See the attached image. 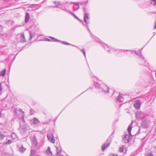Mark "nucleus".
I'll return each instance as SVG.
<instances>
[{
  "label": "nucleus",
  "instance_id": "nucleus-33",
  "mask_svg": "<svg viewBox=\"0 0 156 156\" xmlns=\"http://www.w3.org/2000/svg\"><path fill=\"white\" fill-rule=\"evenodd\" d=\"M2 90V84L0 83V92H1Z\"/></svg>",
  "mask_w": 156,
  "mask_h": 156
},
{
  "label": "nucleus",
  "instance_id": "nucleus-14",
  "mask_svg": "<svg viewBox=\"0 0 156 156\" xmlns=\"http://www.w3.org/2000/svg\"><path fill=\"white\" fill-rule=\"evenodd\" d=\"M30 14L28 12L26 13V16H25V23H27L28 22L30 19Z\"/></svg>",
  "mask_w": 156,
  "mask_h": 156
},
{
  "label": "nucleus",
  "instance_id": "nucleus-50",
  "mask_svg": "<svg viewBox=\"0 0 156 156\" xmlns=\"http://www.w3.org/2000/svg\"><path fill=\"white\" fill-rule=\"evenodd\" d=\"M23 118L22 119H23V121H24V122H25V121H24V119H23V118Z\"/></svg>",
  "mask_w": 156,
  "mask_h": 156
},
{
  "label": "nucleus",
  "instance_id": "nucleus-26",
  "mask_svg": "<svg viewBox=\"0 0 156 156\" xmlns=\"http://www.w3.org/2000/svg\"><path fill=\"white\" fill-rule=\"evenodd\" d=\"M124 147L123 146L120 147L119 149V152H121V153L123 152V151H124Z\"/></svg>",
  "mask_w": 156,
  "mask_h": 156
},
{
  "label": "nucleus",
  "instance_id": "nucleus-20",
  "mask_svg": "<svg viewBox=\"0 0 156 156\" xmlns=\"http://www.w3.org/2000/svg\"><path fill=\"white\" fill-rule=\"evenodd\" d=\"M94 85L95 87L97 88L100 89V85L99 84L98 82H94Z\"/></svg>",
  "mask_w": 156,
  "mask_h": 156
},
{
  "label": "nucleus",
  "instance_id": "nucleus-41",
  "mask_svg": "<svg viewBox=\"0 0 156 156\" xmlns=\"http://www.w3.org/2000/svg\"><path fill=\"white\" fill-rule=\"evenodd\" d=\"M79 3V5H82L84 4L83 2L82 3L80 2H78Z\"/></svg>",
  "mask_w": 156,
  "mask_h": 156
},
{
  "label": "nucleus",
  "instance_id": "nucleus-6",
  "mask_svg": "<svg viewBox=\"0 0 156 156\" xmlns=\"http://www.w3.org/2000/svg\"><path fill=\"white\" fill-rule=\"evenodd\" d=\"M141 104V101L139 100H137L134 104V107L137 109H139L140 108V106Z\"/></svg>",
  "mask_w": 156,
  "mask_h": 156
},
{
  "label": "nucleus",
  "instance_id": "nucleus-18",
  "mask_svg": "<svg viewBox=\"0 0 156 156\" xmlns=\"http://www.w3.org/2000/svg\"><path fill=\"white\" fill-rule=\"evenodd\" d=\"M29 32H30V37L29 38V40L30 41L32 39V38L33 37H34V33L32 34L31 31H30Z\"/></svg>",
  "mask_w": 156,
  "mask_h": 156
},
{
  "label": "nucleus",
  "instance_id": "nucleus-25",
  "mask_svg": "<svg viewBox=\"0 0 156 156\" xmlns=\"http://www.w3.org/2000/svg\"><path fill=\"white\" fill-rule=\"evenodd\" d=\"M50 37L51 38L53 41H55V42H60V41H59L58 40H57V39L53 37Z\"/></svg>",
  "mask_w": 156,
  "mask_h": 156
},
{
  "label": "nucleus",
  "instance_id": "nucleus-12",
  "mask_svg": "<svg viewBox=\"0 0 156 156\" xmlns=\"http://www.w3.org/2000/svg\"><path fill=\"white\" fill-rule=\"evenodd\" d=\"M20 41L22 42H26V39L23 34H21L20 36Z\"/></svg>",
  "mask_w": 156,
  "mask_h": 156
},
{
  "label": "nucleus",
  "instance_id": "nucleus-34",
  "mask_svg": "<svg viewBox=\"0 0 156 156\" xmlns=\"http://www.w3.org/2000/svg\"><path fill=\"white\" fill-rule=\"evenodd\" d=\"M62 9L63 10V11H64L66 12H69V11L68 10L66 9Z\"/></svg>",
  "mask_w": 156,
  "mask_h": 156
},
{
  "label": "nucleus",
  "instance_id": "nucleus-16",
  "mask_svg": "<svg viewBox=\"0 0 156 156\" xmlns=\"http://www.w3.org/2000/svg\"><path fill=\"white\" fill-rule=\"evenodd\" d=\"M140 53L139 56L140 57V58L142 59V60L143 61V62L144 63L145 62H146V61L144 59V57H143V56L141 55V51H140Z\"/></svg>",
  "mask_w": 156,
  "mask_h": 156
},
{
  "label": "nucleus",
  "instance_id": "nucleus-27",
  "mask_svg": "<svg viewBox=\"0 0 156 156\" xmlns=\"http://www.w3.org/2000/svg\"><path fill=\"white\" fill-rule=\"evenodd\" d=\"M35 113V112L32 109H31L30 110V115H32L34 114Z\"/></svg>",
  "mask_w": 156,
  "mask_h": 156
},
{
  "label": "nucleus",
  "instance_id": "nucleus-22",
  "mask_svg": "<svg viewBox=\"0 0 156 156\" xmlns=\"http://www.w3.org/2000/svg\"><path fill=\"white\" fill-rule=\"evenodd\" d=\"M54 3L55 5L53 7V8L58 7V6L59 5L60 3L59 2H57L55 1L54 2Z\"/></svg>",
  "mask_w": 156,
  "mask_h": 156
},
{
  "label": "nucleus",
  "instance_id": "nucleus-45",
  "mask_svg": "<svg viewBox=\"0 0 156 156\" xmlns=\"http://www.w3.org/2000/svg\"><path fill=\"white\" fill-rule=\"evenodd\" d=\"M81 22H82V23H83V21L81 20L79 18V19H78Z\"/></svg>",
  "mask_w": 156,
  "mask_h": 156
},
{
  "label": "nucleus",
  "instance_id": "nucleus-7",
  "mask_svg": "<svg viewBox=\"0 0 156 156\" xmlns=\"http://www.w3.org/2000/svg\"><path fill=\"white\" fill-rule=\"evenodd\" d=\"M101 91L105 93H108L109 92V87L105 85H103V87H101Z\"/></svg>",
  "mask_w": 156,
  "mask_h": 156
},
{
  "label": "nucleus",
  "instance_id": "nucleus-1",
  "mask_svg": "<svg viewBox=\"0 0 156 156\" xmlns=\"http://www.w3.org/2000/svg\"><path fill=\"white\" fill-rule=\"evenodd\" d=\"M133 122V121H132L127 129V130L129 135L126 134H124L122 136V140L125 143H128L131 140L132 135H131V132L132 128V124Z\"/></svg>",
  "mask_w": 156,
  "mask_h": 156
},
{
  "label": "nucleus",
  "instance_id": "nucleus-38",
  "mask_svg": "<svg viewBox=\"0 0 156 156\" xmlns=\"http://www.w3.org/2000/svg\"><path fill=\"white\" fill-rule=\"evenodd\" d=\"M88 2V0H87L86 2H83L84 4H85V5H86Z\"/></svg>",
  "mask_w": 156,
  "mask_h": 156
},
{
  "label": "nucleus",
  "instance_id": "nucleus-40",
  "mask_svg": "<svg viewBox=\"0 0 156 156\" xmlns=\"http://www.w3.org/2000/svg\"><path fill=\"white\" fill-rule=\"evenodd\" d=\"M80 50L83 52L85 51V49H80Z\"/></svg>",
  "mask_w": 156,
  "mask_h": 156
},
{
  "label": "nucleus",
  "instance_id": "nucleus-3",
  "mask_svg": "<svg viewBox=\"0 0 156 156\" xmlns=\"http://www.w3.org/2000/svg\"><path fill=\"white\" fill-rule=\"evenodd\" d=\"M84 20L85 22L86 23V25H84L83 24V25L84 26H87V24H88L89 23V21L87 20H89L90 19V15L88 13H86V12H85L84 13Z\"/></svg>",
  "mask_w": 156,
  "mask_h": 156
},
{
  "label": "nucleus",
  "instance_id": "nucleus-15",
  "mask_svg": "<svg viewBox=\"0 0 156 156\" xmlns=\"http://www.w3.org/2000/svg\"><path fill=\"white\" fill-rule=\"evenodd\" d=\"M18 111L20 113V114L21 115V117H24L25 115L24 112L23 111L22 109L19 108Z\"/></svg>",
  "mask_w": 156,
  "mask_h": 156
},
{
  "label": "nucleus",
  "instance_id": "nucleus-55",
  "mask_svg": "<svg viewBox=\"0 0 156 156\" xmlns=\"http://www.w3.org/2000/svg\"><path fill=\"white\" fill-rule=\"evenodd\" d=\"M79 8V6H78V8Z\"/></svg>",
  "mask_w": 156,
  "mask_h": 156
},
{
  "label": "nucleus",
  "instance_id": "nucleus-54",
  "mask_svg": "<svg viewBox=\"0 0 156 156\" xmlns=\"http://www.w3.org/2000/svg\"><path fill=\"white\" fill-rule=\"evenodd\" d=\"M128 50H126V51H128Z\"/></svg>",
  "mask_w": 156,
  "mask_h": 156
},
{
  "label": "nucleus",
  "instance_id": "nucleus-44",
  "mask_svg": "<svg viewBox=\"0 0 156 156\" xmlns=\"http://www.w3.org/2000/svg\"><path fill=\"white\" fill-rule=\"evenodd\" d=\"M156 28V20L155 21V26H154V29H155Z\"/></svg>",
  "mask_w": 156,
  "mask_h": 156
},
{
  "label": "nucleus",
  "instance_id": "nucleus-24",
  "mask_svg": "<svg viewBox=\"0 0 156 156\" xmlns=\"http://www.w3.org/2000/svg\"><path fill=\"white\" fill-rule=\"evenodd\" d=\"M151 3L154 5H156V0H151Z\"/></svg>",
  "mask_w": 156,
  "mask_h": 156
},
{
  "label": "nucleus",
  "instance_id": "nucleus-28",
  "mask_svg": "<svg viewBox=\"0 0 156 156\" xmlns=\"http://www.w3.org/2000/svg\"><path fill=\"white\" fill-rule=\"evenodd\" d=\"M62 43L63 44L67 45H72L70 43H68L66 41H62Z\"/></svg>",
  "mask_w": 156,
  "mask_h": 156
},
{
  "label": "nucleus",
  "instance_id": "nucleus-31",
  "mask_svg": "<svg viewBox=\"0 0 156 156\" xmlns=\"http://www.w3.org/2000/svg\"><path fill=\"white\" fill-rule=\"evenodd\" d=\"M83 13H85V12H86V7H85V6H83Z\"/></svg>",
  "mask_w": 156,
  "mask_h": 156
},
{
  "label": "nucleus",
  "instance_id": "nucleus-42",
  "mask_svg": "<svg viewBox=\"0 0 156 156\" xmlns=\"http://www.w3.org/2000/svg\"><path fill=\"white\" fill-rule=\"evenodd\" d=\"M83 54H84V57L85 58H86V53H85V51H84V52H83Z\"/></svg>",
  "mask_w": 156,
  "mask_h": 156
},
{
  "label": "nucleus",
  "instance_id": "nucleus-52",
  "mask_svg": "<svg viewBox=\"0 0 156 156\" xmlns=\"http://www.w3.org/2000/svg\"><path fill=\"white\" fill-rule=\"evenodd\" d=\"M1 112H0V117H1Z\"/></svg>",
  "mask_w": 156,
  "mask_h": 156
},
{
  "label": "nucleus",
  "instance_id": "nucleus-9",
  "mask_svg": "<svg viewBox=\"0 0 156 156\" xmlns=\"http://www.w3.org/2000/svg\"><path fill=\"white\" fill-rule=\"evenodd\" d=\"M103 48L107 51L108 53H111V50H113V49L111 47H109L107 45L104 44L103 45Z\"/></svg>",
  "mask_w": 156,
  "mask_h": 156
},
{
  "label": "nucleus",
  "instance_id": "nucleus-8",
  "mask_svg": "<svg viewBox=\"0 0 156 156\" xmlns=\"http://www.w3.org/2000/svg\"><path fill=\"white\" fill-rule=\"evenodd\" d=\"M110 143L106 142L103 145L101 146V150L102 151H104L105 149L107 148L110 145Z\"/></svg>",
  "mask_w": 156,
  "mask_h": 156
},
{
  "label": "nucleus",
  "instance_id": "nucleus-37",
  "mask_svg": "<svg viewBox=\"0 0 156 156\" xmlns=\"http://www.w3.org/2000/svg\"><path fill=\"white\" fill-rule=\"evenodd\" d=\"M11 143V141L9 140H8L7 142V144H10Z\"/></svg>",
  "mask_w": 156,
  "mask_h": 156
},
{
  "label": "nucleus",
  "instance_id": "nucleus-51",
  "mask_svg": "<svg viewBox=\"0 0 156 156\" xmlns=\"http://www.w3.org/2000/svg\"><path fill=\"white\" fill-rule=\"evenodd\" d=\"M88 30L89 31V32H90V30H89V28H88Z\"/></svg>",
  "mask_w": 156,
  "mask_h": 156
},
{
  "label": "nucleus",
  "instance_id": "nucleus-35",
  "mask_svg": "<svg viewBox=\"0 0 156 156\" xmlns=\"http://www.w3.org/2000/svg\"><path fill=\"white\" fill-rule=\"evenodd\" d=\"M73 5H79V3L76 2H73L72 3Z\"/></svg>",
  "mask_w": 156,
  "mask_h": 156
},
{
  "label": "nucleus",
  "instance_id": "nucleus-13",
  "mask_svg": "<svg viewBox=\"0 0 156 156\" xmlns=\"http://www.w3.org/2000/svg\"><path fill=\"white\" fill-rule=\"evenodd\" d=\"M46 154L49 155L51 156L52 155V152L50 150V147H48L46 151Z\"/></svg>",
  "mask_w": 156,
  "mask_h": 156
},
{
  "label": "nucleus",
  "instance_id": "nucleus-48",
  "mask_svg": "<svg viewBox=\"0 0 156 156\" xmlns=\"http://www.w3.org/2000/svg\"><path fill=\"white\" fill-rule=\"evenodd\" d=\"M112 156H117V154H113Z\"/></svg>",
  "mask_w": 156,
  "mask_h": 156
},
{
  "label": "nucleus",
  "instance_id": "nucleus-53",
  "mask_svg": "<svg viewBox=\"0 0 156 156\" xmlns=\"http://www.w3.org/2000/svg\"><path fill=\"white\" fill-rule=\"evenodd\" d=\"M133 51H132V52H131V53H133Z\"/></svg>",
  "mask_w": 156,
  "mask_h": 156
},
{
  "label": "nucleus",
  "instance_id": "nucleus-46",
  "mask_svg": "<svg viewBox=\"0 0 156 156\" xmlns=\"http://www.w3.org/2000/svg\"><path fill=\"white\" fill-rule=\"evenodd\" d=\"M47 40L48 41H50V40L49 39L47 38Z\"/></svg>",
  "mask_w": 156,
  "mask_h": 156
},
{
  "label": "nucleus",
  "instance_id": "nucleus-29",
  "mask_svg": "<svg viewBox=\"0 0 156 156\" xmlns=\"http://www.w3.org/2000/svg\"><path fill=\"white\" fill-rule=\"evenodd\" d=\"M69 12L71 14H72L73 16L75 18H76V19H79V18L78 17H77L75 15V14L73 13H72V12H71L70 11H69Z\"/></svg>",
  "mask_w": 156,
  "mask_h": 156
},
{
  "label": "nucleus",
  "instance_id": "nucleus-43",
  "mask_svg": "<svg viewBox=\"0 0 156 156\" xmlns=\"http://www.w3.org/2000/svg\"><path fill=\"white\" fill-rule=\"evenodd\" d=\"M83 54H84V57L85 58H86V53H85V51H84V52H83Z\"/></svg>",
  "mask_w": 156,
  "mask_h": 156
},
{
  "label": "nucleus",
  "instance_id": "nucleus-19",
  "mask_svg": "<svg viewBox=\"0 0 156 156\" xmlns=\"http://www.w3.org/2000/svg\"><path fill=\"white\" fill-rule=\"evenodd\" d=\"M56 150H57V155H59V154H60L61 151L60 148H59L58 147H56Z\"/></svg>",
  "mask_w": 156,
  "mask_h": 156
},
{
  "label": "nucleus",
  "instance_id": "nucleus-23",
  "mask_svg": "<svg viewBox=\"0 0 156 156\" xmlns=\"http://www.w3.org/2000/svg\"><path fill=\"white\" fill-rule=\"evenodd\" d=\"M26 150V149L23 147V146H22L20 148V152L22 153L24 152Z\"/></svg>",
  "mask_w": 156,
  "mask_h": 156
},
{
  "label": "nucleus",
  "instance_id": "nucleus-17",
  "mask_svg": "<svg viewBox=\"0 0 156 156\" xmlns=\"http://www.w3.org/2000/svg\"><path fill=\"white\" fill-rule=\"evenodd\" d=\"M36 153V152L34 150H31L30 156H35Z\"/></svg>",
  "mask_w": 156,
  "mask_h": 156
},
{
  "label": "nucleus",
  "instance_id": "nucleus-39",
  "mask_svg": "<svg viewBox=\"0 0 156 156\" xmlns=\"http://www.w3.org/2000/svg\"><path fill=\"white\" fill-rule=\"evenodd\" d=\"M2 29V27L0 25V33L1 32Z\"/></svg>",
  "mask_w": 156,
  "mask_h": 156
},
{
  "label": "nucleus",
  "instance_id": "nucleus-11",
  "mask_svg": "<svg viewBox=\"0 0 156 156\" xmlns=\"http://www.w3.org/2000/svg\"><path fill=\"white\" fill-rule=\"evenodd\" d=\"M124 100L122 96L119 95L117 98H116V101H119L122 102Z\"/></svg>",
  "mask_w": 156,
  "mask_h": 156
},
{
  "label": "nucleus",
  "instance_id": "nucleus-4",
  "mask_svg": "<svg viewBox=\"0 0 156 156\" xmlns=\"http://www.w3.org/2000/svg\"><path fill=\"white\" fill-rule=\"evenodd\" d=\"M47 136L48 140L51 143H54L55 142V140L54 137L52 134H47Z\"/></svg>",
  "mask_w": 156,
  "mask_h": 156
},
{
  "label": "nucleus",
  "instance_id": "nucleus-30",
  "mask_svg": "<svg viewBox=\"0 0 156 156\" xmlns=\"http://www.w3.org/2000/svg\"><path fill=\"white\" fill-rule=\"evenodd\" d=\"M145 156H153V155L151 153L149 152V153H148Z\"/></svg>",
  "mask_w": 156,
  "mask_h": 156
},
{
  "label": "nucleus",
  "instance_id": "nucleus-5",
  "mask_svg": "<svg viewBox=\"0 0 156 156\" xmlns=\"http://www.w3.org/2000/svg\"><path fill=\"white\" fill-rule=\"evenodd\" d=\"M136 117H145L144 113L140 111H139L135 113Z\"/></svg>",
  "mask_w": 156,
  "mask_h": 156
},
{
  "label": "nucleus",
  "instance_id": "nucleus-47",
  "mask_svg": "<svg viewBox=\"0 0 156 156\" xmlns=\"http://www.w3.org/2000/svg\"><path fill=\"white\" fill-rule=\"evenodd\" d=\"M59 8H61V9H65L64 7H59Z\"/></svg>",
  "mask_w": 156,
  "mask_h": 156
},
{
  "label": "nucleus",
  "instance_id": "nucleus-10",
  "mask_svg": "<svg viewBox=\"0 0 156 156\" xmlns=\"http://www.w3.org/2000/svg\"><path fill=\"white\" fill-rule=\"evenodd\" d=\"M39 122V121L38 119L36 118H34L33 120L31 121V123L33 124H38Z\"/></svg>",
  "mask_w": 156,
  "mask_h": 156
},
{
  "label": "nucleus",
  "instance_id": "nucleus-21",
  "mask_svg": "<svg viewBox=\"0 0 156 156\" xmlns=\"http://www.w3.org/2000/svg\"><path fill=\"white\" fill-rule=\"evenodd\" d=\"M5 71H6V69H5L4 70H3L2 71H1L0 72V75L1 76H5Z\"/></svg>",
  "mask_w": 156,
  "mask_h": 156
},
{
  "label": "nucleus",
  "instance_id": "nucleus-36",
  "mask_svg": "<svg viewBox=\"0 0 156 156\" xmlns=\"http://www.w3.org/2000/svg\"><path fill=\"white\" fill-rule=\"evenodd\" d=\"M134 51V53H135V54H136L138 56H139L140 54H139L136 51Z\"/></svg>",
  "mask_w": 156,
  "mask_h": 156
},
{
  "label": "nucleus",
  "instance_id": "nucleus-2",
  "mask_svg": "<svg viewBox=\"0 0 156 156\" xmlns=\"http://www.w3.org/2000/svg\"><path fill=\"white\" fill-rule=\"evenodd\" d=\"M150 123L149 121L143 119L141 123V126L143 128H147L149 126Z\"/></svg>",
  "mask_w": 156,
  "mask_h": 156
},
{
  "label": "nucleus",
  "instance_id": "nucleus-49",
  "mask_svg": "<svg viewBox=\"0 0 156 156\" xmlns=\"http://www.w3.org/2000/svg\"><path fill=\"white\" fill-rule=\"evenodd\" d=\"M72 45V46H74V47H77L76 46H75L74 45Z\"/></svg>",
  "mask_w": 156,
  "mask_h": 156
},
{
  "label": "nucleus",
  "instance_id": "nucleus-32",
  "mask_svg": "<svg viewBox=\"0 0 156 156\" xmlns=\"http://www.w3.org/2000/svg\"><path fill=\"white\" fill-rule=\"evenodd\" d=\"M0 137L1 139H2L4 137V136L1 134H0Z\"/></svg>",
  "mask_w": 156,
  "mask_h": 156
}]
</instances>
